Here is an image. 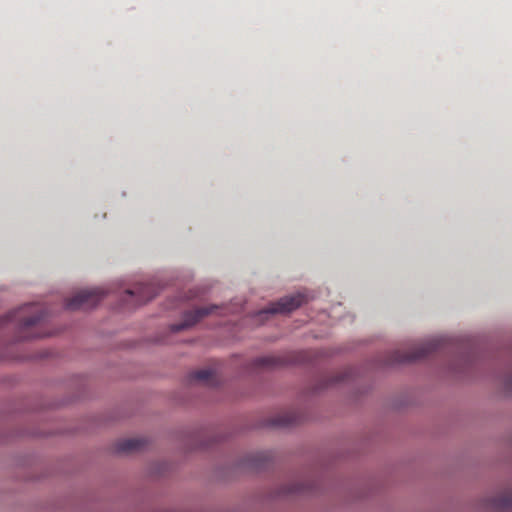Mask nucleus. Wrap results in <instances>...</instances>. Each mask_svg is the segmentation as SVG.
<instances>
[{
  "label": "nucleus",
  "mask_w": 512,
  "mask_h": 512,
  "mask_svg": "<svg viewBox=\"0 0 512 512\" xmlns=\"http://www.w3.org/2000/svg\"><path fill=\"white\" fill-rule=\"evenodd\" d=\"M48 318L49 313L45 306L29 303L0 318V326L13 331L12 342H21L52 335L53 332L42 330Z\"/></svg>",
  "instance_id": "1"
},
{
  "label": "nucleus",
  "mask_w": 512,
  "mask_h": 512,
  "mask_svg": "<svg viewBox=\"0 0 512 512\" xmlns=\"http://www.w3.org/2000/svg\"><path fill=\"white\" fill-rule=\"evenodd\" d=\"M306 300V296L302 293L285 296L279 301L270 304L269 307L256 312L252 316V319L255 323L262 324L269 318L270 315L276 313H289L300 307L304 302H306Z\"/></svg>",
  "instance_id": "2"
},
{
  "label": "nucleus",
  "mask_w": 512,
  "mask_h": 512,
  "mask_svg": "<svg viewBox=\"0 0 512 512\" xmlns=\"http://www.w3.org/2000/svg\"><path fill=\"white\" fill-rule=\"evenodd\" d=\"M106 292L102 288L85 289L77 292L73 297L66 300L65 308L68 310L87 309L94 307Z\"/></svg>",
  "instance_id": "3"
},
{
  "label": "nucleus",
  "mask_w": 512,
  "mask_h": 512,
  "mask_svg": "<svg viewBox=\"0 0 512 512\" xmlns=\"http://www.w3.org/2000/svg\"><path fill=\"white\" fill-rule=\"evenodd\" d=\"M218 309V306L211 305L207 307L197 308L192 311H188L183 315V321L179 324H173L170 326L172 333L188 329L198 323L205 316L213 313L214 310Z\"/></svg>",
  "instance_id": "4"
},
{
  "label": "nucleus",
  "mask_w": 512,
  "mask_h": 512,
  "mask_svg": "<svg viewBox=\"0 0 512 512\" xmlns=\"http://www.w3.org/2000/svg\"><path fill=\"white\" fill-rule=\"evenodd\" d=\"M157 288L154 284H138L133 289L125 291L126 296L135 297V304L141 305L150 301L157 295Z\"/></svg>",
  "instance_id": "5"
},
{
  "label": "nucleus",
  "mask_w": 512,
  "mask_h": 512,
  "mask_svg": "<svg viewBox=\"0 0 512 512\" xmlns=\"http://www.w3.org/2000/svg\"><path fill=\"white\" fill-rule=\"evenodd\" d=\"M418 352L424 353L425 351L424 350H419Z\"/></svg>",
  "instance_id": "6"
}]
</instances>
